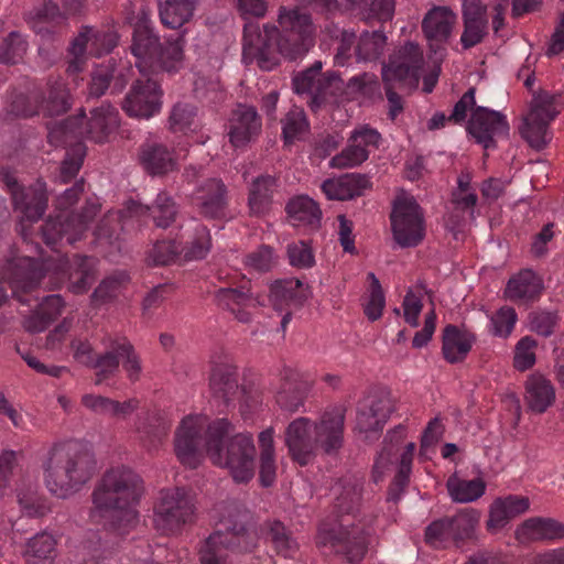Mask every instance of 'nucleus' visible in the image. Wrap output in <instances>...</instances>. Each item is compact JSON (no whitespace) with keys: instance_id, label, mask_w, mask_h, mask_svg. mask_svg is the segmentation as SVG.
<instances>
[{"instance_id":"nucleus-52","label":"nucleus","mask_w":564,"mask_h":564,"mask_svg":"<svg viewBox=\"0 0 564 564\" xmlns=\"http://www.w3.org/2000/svg\"><path fill=\"white\" fill-rule=\"evenodd\" d=\"M91 40H95V42L99 41V33L95 32L90 26H82L78 35L70 43L69 54L72 59L67 70L72 68L73 70H80L86 57L87 45Z\"/></svg>"},{"instance_id":"nucleus-40","label":"nucleus","mask_w":564,"mask_h":564,"mask_svg":"<svg viewBox=\"0 0 564 564\" xmlns=\"http://www.w3.org/2000/svg\"><path fill=\"white\" fill-rule=\"evenodd\" d=\"M424 55L422 48L412 42L393 51L389 63L382 65L381 70H423Z\"/></svg>"},{"instance_id":"nucleus-55","label":"nucleus","mask_w":564,"mask_h":564,"mask_svg":"<svg viewBox=\"0 0 564 564\" xmlns=\"http://www.w3.org/2000/svg\"><path fill=\"white\" fill-rule=\"evenodd\" d=\"M269 536L278 551L285 557L292 556L297 550L296 541L286 531L284 525L279 521H273L268 524Z\"/></svg>"},{"instance_id":"nucleus-46","label":"nucleus","mask_w":564,"mask_h":564,"mask_svg":"<svg viewBox=\"0 0 564 564\" xmlns=\"http://www.w3.org/2000/svg\"><path fill=\"white\" fill-rule=\"evenodd\" d=\"M403 427L399 426L397 430L391 431L386 435L382 449L378 454L373 464L375 481H379L392 465V458L397 453V447L403 437Z\"/></svg>"},{"instance_id":"nucleus-39","label":"nucleus","mask_w":564,"mask_h":564,"mask_svg":"<svg viewBox=\"0 0 564 564\" xmlns=\"http://www.w3.org/2000/svg\"><path fill=\"white\" fill-rule=\"evenodd\" d=\"M286 212L294 227L317 228L322 217L318 205L307 196H297L291 199Z\"/></svg>"},{"instance_id":"nucleus-45","label":"nucleus","mask_w":564,"mask_h":564,"mask_svg":"<svg viewBox=\"0 0 564 564\" xmlns=\"http://www.w3.org/2000/svg\"><path fill=\"white\" fill-rule=\"evenodd\" d=\"M42 89L34 88L26 93L15 91L12 94L9 111L18 118H31L40 115Z\"/></svg>"},{"instance_id":"nucleus-62","label":"nucleus","mask_w":564,"mask_h":564,"mask_svg":"<svg viewBox=\"0 0 564 564\" xmlns=\"http://www.w3.org/2000/svg\"><path fill=\"white\" fill-rule=\"evenodd\" d=\"M273 264V252L269 247H260L245 258V265L258 272L269 271Z\"/></svg>"},{"instance_id":"nucleus-47","label":"nucleus","mask_w":564,"mask_h":564,"mask_svg":"<svg viewBox=\"0 0 564 564\" xmlns=\"http://www.w3.org/2000/svg\"><path fill=\"white\" fill-rule=\"evenodd\" d=\"M274 183L272 176H261L252 183L249 193V207L253 215H262L268 210Z\"/></svg>"},{"instance_id":"nucleus-8","label":"nucleus","mask_w":564,"mask_h":564,"mask_svg":"<svg viewBox=\"0 0 564 564\" xmlns=\"http://www.w3.org/2000/svg\"><path fill=\"white\" fill-rule=\"evenodd\" d=\"M556 94L546 90L534 93L519 128L521 137L535 150L544 149L551 141L550 123L560 113Z\"/></svg>"},{"instance_id":"nucleus-22","label":"nucleus","mask_w":564,"mask_h":564,"mask_svg":"<svg viewBox=\"0 0 564 564\" xmlns=\"http://www.w3.org/2000/svg\"><path fill=\"white\" fill-rule=\"evenodd\" d=\"M131 51L138 61L150 59L163 62L164 58L163 46L159 37L153 34L152 30L149 28V18L143 10L134 25ZM145 66L147 64L142 66L141 62H135V67H138L139 70H144Z\"/></svg>"},{"instance_id":"nucleus-32","label":"nucleus","mask_w":564,"mask_h":564,"mask_svg":"<svg viewBox=\"0 0 564 564\" xmlns=\"http://www.w3.org/2000/svg\"><path fill=\"white\" fill-rule=\"evenodd\" d=\"M369 181L360 174H344L323 182L322 191L328 199L346 200L360 196Z\"/></svg>"},{"instance_id":"nucleus-38","label":"nucleus","mask_w":564,"mask_h":564,"mask_svg":"<svg viewBox=\"0 0 564 564\" xmlns=\"http://www.w3.org/2000/svg\"><path fill=\"white\" fill-rule=\"evenodd\" d=\"M140 162L152 175H162L173 169V153L161 143H144L140 148Z\"/></svg>"},{"instance_id":"nucleus-23","label":"nucleus","mask_w":564,"mask_h":564,"mask_svg":"<svg viewBox=\"0 0 564 564\" xmlns=\"http://www.w3.org/2000/svg\"><path fill=\"white\" fill-rule=\"evenodd\" d=\"M529 507L530 500L523 496L508 495L496 498L489 506L487 530L491 533L502 530L513 518L527 512Z\"/></svg>"},{"instance_id":"nucleus-2","label":"nucleus","mask_w":564,"mask_h":564,"mask_svg":"<svg viewBox=\"0 0 564 564\" xmlns=\"http://www.w3.org/2000/svg\"><path fill=\"white\" fill-rule=\"evenodd\" d=\"M279 26L246 22L243 28L242 61L246 66L253 63L261 70H271L284 57L295 61L305 55L313 45V26L310 14L299 8L281 7Z\"/></svg>"},{"instance_id":"nucleus-24","label":"nucleus","mask_w":564,"mask_h":564,"mask_svg":"<svg viewBox=\"0 0 564 564\" xmlns=\"http://www.w3.org/2000/svg\"><path fill=\"white\" fill-rule=\"evenodd\" d=\"M261 130V121L254 107L239 105L232 112L229 140L241 148L254 139Z\"/></svg>"},{"instance_id":"nucleus-27","label":"nucleus","mask_w":564,"mask_h":564,"mask_svg":"<svg viewBox=\"0 0 564 564\" xmlns=\"http://www.w3.org/2000/svg\"><path fill=\"white\" fill-rule=\"evenodd\" d=\"M514 535L521 544L557 540L564 538V525L549 518H530L516 529Z\"/></svg>"},{"instance_id":"nucleus-61","label":"nucleus","mask_w":564,"mask_h":564,"mask_svg":"<svg viewBox=\"0 0 564 564\" xmlns=\"http://www.w3.org/2000/svg\"><path fill=\"white\" fill-rule=\"evenodd\" d=\"M210 249V236L206 227L200 226L196 229L194 241L185 251V258L188 260H199L206 257Z\"/></svg>"},{"instance_id":"nucleus-29","label":"nucleus","mask_w":564,"mask_h":564,"mask_svg":"<svg viewBox=\"0 0 564 564\" xmlns=\"http://www.w3.org/2000/svg\"><path fill=\"white\" fill-rule=\"evenodd\" d=\"M170 426L171 420L161 410H149L140 414L135 422L139 440L148 447L155 446L161 442L166 436Z\"/></svg>"},{"instance_id":"nucleus-7","label":"nucleus","mask_w":564,"mask_h":564,"mask_svg":"<svg viewBox=\"0 0 564 564\" xmlns=\"http://www.w3.org/2000/svg\"><path fill=\"white\" fill-rule=\"evenodd\" d=\"M90 118L85 122L84 110L77 116L55 123L48 128V141L53 145H70L84 137L102 143L119 124L118 111L109 104H102L90 111Z\"/></svg>"},{"instance_id":"nucleus-11","label":"nucleus","mask_w":564,"mask_h":564,"mask_svg":"<svg viewBox=\"0 0 564 564\" xmlns=\"http://www.w3.org/2000/svg\"><path fill=\"white\" fill-rule=\"evenodd\" d=\"M457 23V14L446 6H434L422 20V31L430 42L433 54L430 59L433 64L432 70L441 69V62L445 56L444 44L448 42Z\"/></svg>"},{"instance_id":"nucleus-41","label":"nucleus","mask_w":564,"mask_h":564,"mask_svg":"<svg viewBox=\"0 0 564 564\" xmlns=\"http://www.w3.org/2000/svg\"><path fill=\"white\" fill-rule=\"evenodd\" d=\"M40 102L41 112L46 117L61 116L72 106L69 91L62 82H55L45 91L42 90Z\"/></svg>"},{"instance_id":"nucleus-1","label":"nucleus","mask_w":564,"mask_h":564,"mask_svg":"<svg viewBox=\"0 0 564 564\" xmlns=\"http://www.w3.org/2000/svg\"><path fill=\"white\" fill-rule=\"evenodd\" d=\"M234 424L225 417L207 422L202 415H189L178 427V462L195 468L202 451L212 463L227 468L236 482H247L254 475L256 446L250 433H234Z\"/></svg>"},{"instance_id":"nucleus-53","label":"nucleus","mask_w":564,"mask_h":564,"mask_svg":"<svg viewBox=\"0 0 564 564\" xmlns=\"http://www.w3.org/2000/svg\"><path fill=\"white\" fill-rule=\"evenodd\" d=\"M308 121L303 109L293 107L282 120V134L286 143L299 140L308 131Z\"/></svg>"},{"instance_id":"nucleus-28","label":"nucleus","mask_w":564,"mask_h":564,"mask_svg":"<svg viewBox=\"0 0 564 564\" xmlns=\"http://www.w3.org/2000/svg\"><path fill=\"white\" fill-rule=\"evenodd\" d=\"M209 388L213 395L226 404L238 393L237 371L228 360L213 361Z\"/></svg>"},{"instance_id":"nucleus-18","label":"nucleus","mask_w":564,"mask_h":564,"mask_svg":"<svg viewBox=\"0 0 564 564\" xmlns=\"http://www.w3.org/2000/svg\"><path fill=\"white\" fill-rule=\"evenodd\" d=\"M392 411L393 403L388 394L379 393L367 397L358 406L356 430L364 434L365 440H368L370 434L377 435Z\"/></svg>"},{"instance_id":"nucleus-51","label":"nucleus","mask_w":564,"mask_h":564,"mask_svg":"<svg viewBox=\"0 0 564 564\" xmlns=\"http://www.w3.org/2000/svg\"><path fill=\"white\" fill-rule=\"evenodd\" d=\"M487 316L489 318V332L500 338H508L518 322L516 310L507 305L487 314Z\"/></svg>"},{"instance_id":"nucleus-26","label":"nucleus","mask_w":564,"mask_h":564,"mask_svg":"<svg viewBox=\"0 0 564 564\" xmlns=\"http://www.w3.org/2000/svg\"><path fill=\"white\" fill-rule=\"evenodd\" d=\"M7 186L11 193L14 208L20 210L28 220L36 221L44 215L47 198L43 192L25 189L11 177H7Z\"/></svg>"},{"instance_id":"nucleus-43","label":"nucleus","mask_w":564,"mask_h":564,"mask_svg":"<svg viewBox=\"0 0 564 564\" xmlns=\"http://www.w3.org/2000/svg\"><path fill=\"white\" fill-rule=\"evenodd\" d=\"M25 554L29 564H53L56 541L48 533L36 534L29 541Z\"/></svg>"},{"instance_id":"nucleus-3","label":"nucleus","mask_w":564,"mask_h":564,"mask_svg":"<svg viewBox=\"0 0 564 564\" xmlns=\"http://www.w3.org/2000/svg\"><path fill=\"white\" fill-rule=\"evenodd\" d=\"M361 479L346 476L332 487L336 519L324 521L318 529L317 545L341 554L351 564H359L368 545L370 529L357 520L355 512L361 500Z\"/></svg>"},{"instance_id":"nucleus-54","label":"nucleus","mask_w":564,"mask_h":564,"mask_svg":"<svg viewBox=\"0 0 564 564\" xmlns=\"http://www.w3.org/2000/svg\"><path fill=\"white\" fill-rule=\"evenodd\" d=\"M28 43L20 32H10L0 43V63L7 66L14 65L26 52Z\"/></svg>"},{"instance_id":"nucleus-16","label":"nucleus","mask_w":564,"mask_h":564,"mask_svg":"<svg viewBox=\"0 0 564 564\" xmlns=\"http://www.w3.org/2000/svg\"><path fill=\"white\" fill-rule=\"evenodd\" d=\"M467 130L477 143L488 150L495 148L496 138L508 137L510 127L501 112L478 107L471 113Z\"/></svg>"},{"instance_id":"nucleus-12","label":"nucleus","mask_w":564,"mask_h":564,"mask_svg":"<svg viewBox=\"0 0 564 564\" xmlns=\"http://www.w3.org/2000/svg\"><path fill=\"white\" fill-rule=\"evenodd\" d=\"M252 535L242 524H234L226 532H215L200 550L202 564H232L228 562V551H249L252 546Z\"/></svg>"},{"instance_id":"nucleus-5","label":"nucleus","mask_w":564,"mask_h":564,"mask_svg":"<svg viewBox=\"0 0 564 564\" xmlns=\"http://www.w3.org/2000/svg\"><path fill=\"white\" fill-rule=\"evenodd\" d=\"M344 422L341 408L326 411L318 423L307 417L292 421L285 431V444L293 459L301 465L308 464L317 446L326 454L337 452L343 445Z\"/></svg>"},{"instance_id":"nucleus-20","label":"nucleus","mask_w":564,"mask_h":564,"mask_svg":"<svg viewBox=\"0 0 564 564\" xmlns=\"http://www.w3.org/2000/svg\"><path fill=\"white\" fill-rule=\"evenodd\" d=\"M192 202L204 216L221 217L227 207V187L219 178L205 180L192 193Z\"/></svg>"},{"instance_id":"nucleus-57","label":"nucleus","mask_w":564,"mask_h":564,"mask_svg":"<svg viewBox=\"0 0 564 564\" xmlns=\"http://www.w3.org/2000/svg\"><path fill=\"white\" fill-rule=\"evenodd\" d=\"M535 347L536 341L530 336H524L517 343L513 356V366L517 370L525 371L533 367L535 364Z\"/></svg>"},{"instance_id":"nucleus-49","label":"nucleus","mask_w":564,"mask_h":564,"mask_svg":"<svg viewBox=\"0 0 564 564\" xmlns=\"http://www.w3.org/2000/svg\"><path fill=\"white\" fill-rule=\"evenodd\" d=\"M150 212L153 220L158 227L166 228L169 227L175 219L176 216V206L173 200V197L167 195L166 193H160L156 196L155 203L153 206H140V214H145Z\"/></svg>"},{"instance_id":"nucleus-60","label":"nucleus","mask_w":564,"mask_h":564,"mask_svg":"<svg viewBox=\"0 0 564 564\" xmlns=\"http://www.w3.org/2000/svg\"><path fill=\"white\" fill-rule=\"evenodd\" d=\"M74 142L75 147L73 148V155L70 156L67 153L61 166V178L64 183H68L73 177H75L83 164L84 147L80 142Z\"/></svg>"},{"instance_id":"nucleus-50","label":"nucleus","mask_w":564,"mask_h":564,"mask_svg":"<svg viewBox=\"0 0 564 564\" xmlns=\"http://www.w3.org/2000/svg\"><path fill=\"white\" fill-rule=\"evenodd\" d=\"M481 512L474 508H466L448 518L456 541L473 538L479 521Z\"/></svg>"},{"instance_id":"nucleus-37","label":"nucleus","mask_w":564,"mask_h":564,"mask_svg":"<svg viewBox=\"0 0 564 564\" xmlns=\"http://www.w3.org/2000/svg\"><path fill=\"white\" fill-rule=\"evenodd\" d=\"M311 296L310 288L299 279L276 281L271 285V300L275 307L283 304L295 307L301 306Z\"/></svg>"},{"instance_id":"nucleus-63","label":"nucleus","mask_w":564,"mask_h":564,"mask_svg":"<svg viewBox=\"0 0 564 564\" xmlns=\"http://www.w3.org/2000/svg\"><path fill=\"white\" fill-rule=\"evenodd\" d=\"M556 322V315L550 312H536L530 317L531 329L545 337L553 333Z\"/></svg>"},{"instance_id":"nucleus-10","label":"nucleus","mask_w":564,"mask_h":564,"mask_svg":"<svg viewBox=\"0 0 564 564\" xmlns=\"http://www.w3.org/2000/svg\"><path fill=\"white\" fill-rule=\"evenodd\" d=\"M390 218L394 240L400 247H414L423 240V215L412 196L399 195L393 203Z\"/></svg>"},{"instance_id":"nucleus-21","label":"nucleus","mask_w":564,"mask_h":564,"mask_svg":"<svg viewBox=\"0 0 564 564\" xmlns=\"http://www.w3.org/2000/svg\"><path fill=\"white\" fill-rule=\"evenodd\" d=\"M115 336L106 335L101 339L104 350L95 352L91 344L83 339H74L72 341L73 357L79 364L96 370L95 384L102 383V375L111 371L116 362L109 352L110 341Z\"/></svg>"},{"instance_id":"nucleus-48","label":"nucleus","mask_w":564,"mask_h":564,"mask_svg":"<svg viewBox=\"0 0 564 564\" xmlns=\"http://www.w3.org/2000/svg\"><path fill=\"white\" fill-rule=\"evenodd\" d=\"M352 9L358 10L362 19L390 21L394 14V0H364L350 1Z\"/></svg>"},{"instance_id":"nucleus-42","label":"nucleus","mask_w":564,"mask_h":564,"mask_svg":"<svg viewBox=\"0 0 564 564\" xmlns=\"http://www.w3.org/2000/svg\"><path fill=\"white\" fill-rule=\"evenodd\" d=\"M446 487L453 501L468 503L484 496L486 484L481 478L464 479L456 475L447 479Z\"/></svg>"},{"instance_id":"nucleus-59","label":"nucleus","mask_w":564,"mask_h":564,"mask_svg":"<svg viewBox=\"0 0 564 564\" xmlns=\"http://www.w3.org/2000/svg\"><path fill=\"white\" fill-rule=\"evenodd\" d=\"M369 279L371 280V289L369 297L365 304V314L370 321H376L382 315L386 300L380 282L376 275L373 273H369Z\"/></svg>"},{"instance_id":"nucleus-4","label":"nucleus","mask_w":564,"mask_h":564,"mask_svg":"<svg viewBox=\"0 0 564 564\" xmlns=\"http://www.w3.org/2000/svg\"><path fill=\"white\" fill-rule=\"evenodd\" d=\"M141 476L126 465L108 468L91 494V517L107 519L111 529L126 534L138 521L135 506L144 495Z\"/></svg>"},{"instance_id":"nucleus-31","label":"nucleus","mask_w":564,"mask_h":564,"mask_svg":"<svg viewBox=\"0 0 564 564\" xmlns=\"http://www.w3.org/2000/svg\"><path fill=\"white\" fill-rule=\"evenodd\" d=\"M543 284L541 279L532 270H522L509 279L505 297L512 302H531L541 293Z\"/></svg>"},{"instance_id":"nucleus-6","label":"nucleus","mask_w":564,"mask_h":564,"mask_svg":"<svg viewBox=\"0 0 564 564\" xmlns=\"http://www.w3.org/2000/svg\"><path fill=\"white\" fill-rule=\"evenodd\" d=\"M43 467L45 485L50 492L58 498H67L79 491L93 477L96 460L85 444L68 442L54 446Z\"/></svg>"},{"instance_id":"nucleus-35","label":"nucleus","mask_w":564,"mask_h":564,"mask_svg":"<svg viewBox=\"0 0 564 564\" xmlns=\"http://www.w3.org/2000/svg\"><path fill=\"white\" fill-rule=\"evenodd\" d=\"M153 525L161 534H172L176 529V490L163 489L153 508Z\"/></svg>"},{"instance_id":"nucleus-17","label":"nucleus","mask_w":564,"mask_h":564,"mask_svg":"<svg viewBox=\"0 0 564 564\" xmlns=\"http://www.w3.org/2000/svg\"><path fill=\"white\" fill-rule=\"evenodd\" d=\"M43 276L42 265L31 257H19L9 261L2 274L12 290V294L23 304L29 303V300L23 297L20 292L32 291Z\"/></svg>"},{"instance_id":"nucleus-36","label":"nucleus","mask_w":564,"mask_h":564,"mask_svg":"<svg viewBox=\"0 0 564 564\" xmlns=\"http://www.w3.org/2000/svg\"><path fill=\"white\" fill-rule=\"evenodd\" d=\"M474 343L475 336L471 333L458 329L453 325L446 326L442 347L444 358L451 364L464 360Z\"/></svg>"},{"instance_id":"nucleus-58","label":"nucleus","mask_w":564,"mask_h":564,"mask_svg":"<svg viewBox=\"0 0 564 564\" xmlns=\"http://www.w3.org/2000/svg\"><path fill=\"white\" fill-rule=\"evenodd\" d=\"M288 259L292 267L310 269L315 264V257L310 245L305 241H296L288 245Z\"/></svg>"},{"instance_id":"nucleus-19","label":"nucleus","mask_w":564,"mask_h":564,"mask_svg":"<svg viewBox=\"0 0 564 564\" xmlns=\"http://www.w3.org/2000/svg\"><path fill=\"white\" fill-rule=\"evenodd\" d=\"M464 31L460 36L463 48H471L484 41L489 32L487 8L480 0H464L463 2Z\"/></svg>"},{"instance_id":"nucleus-30","label":"nucleus","mask_w":564,"mask_h":564,"mask_svg":"<svg viewBox=\"0 0 564 564\" xmlns=\"http://www.w3.org/2000/svg\"><path fill=\"white\" fill-rule=\"evenodd\" d=\"M524 400L531 412L543 413L555 401L554 387L544 376L533 373L525 381Z\"/></svg>"},{"instance_id":"nucleus-9","label":"nucleus","mask_w":564,"mask_h":564,"mask_svg":"<svg viewBox=\"0 0 564 564\" xmlns=\"http://www.w3.org/2000/svg\"><path fill=\"white\" fill-rule=\"evenodd\" d=\"M99 208L100 205L96 200L89 199L80 214H59L55 218H50L42 227L45 243L55 247L63 240L68 245L80 240Z\"/></svg>"},{"instance_id":"nucleus-14","label":"nucleus","mask_w":564,"mask_h":564,"mask_svg":"<svg viewBox=\"0 0 564 564\" xmlns=\"http://www.w3.org/2000/svg\"><path fill=\"white\" fill-rule=\"evenodd\" d=\"M47 271L53 270L58 279L68 280V289L75 294L86 292L94 282L95 259L75 254L72 260L57 254L51 257L44 264Z\"/></svg>"},{"instance_id":"nucleus-64","label":"nucleus","mask_w":564,"mask_h":564,"mask_svg":"<svg viewBox=\"0 0 564 564\" xmlns=\"http://www.w3.org/2000/svg\"><path fill=\"white\" fill-rule=\"evenodd\" d=\"M176 256V247L173 240H161L158 241L151 250L150 257L152 258L153 264L166 265L174 261Z\"/></svg>"},{"instance_id":"nucleus-33","label":"nucleus","mask_w":564,"mask_h":564,"mask_svg":"<svg viewBox=\"0 0 564 564\" xmlns=\"http://www.w3.org/2000/svg\"><path fill=\"white\" fill-rule=\"evenodd\" d=\"M218 305L234 314L235 318L241 323H249L251 314L248 308L258 301L252 293L243 289L223 288L216 293Z\"/></svg>"},{"instance_id":"nucleus-44","label":"nucleus","mask_w":564,"mask_h":564,"mask_svg":"<svg viewBox=\"0 0 564 564\" xmlns=\"http://www.w3.org/2000/svg\"><path fill=\"white\" fill-rule=\"evenodd\" d=\"M387 44V36L382 31L368 32L365 31L359 37V42L355 50V58L358 62L377 61Z\"/></svg>"},{"instance_id":"nucleus-15","label":"nucleus","mask_w":564,"mask_h":564,"mask_svg":"<svg viewBox=\"0 0 564 564\" xmlns=\"http://www.w3.org/2000/svg\"><path fill=\"white\" fill-rule=\"evenodd\" d=\"M161 89L151 78L137 79L122 101L123 111L132 118L149 119L160 111Z\"/></svg>"},{"instance_id":"nucleus-56","label":"nucleus","mask_w":564,"mask_h":564,"mask_svg":"<svg viewBox=\"0 0 564 564\" xmlns=\"http://www.w3.org/2000/svg\"><path fill=\"white\" fill-rule=\"evenodd\" d=\"M425 541L433 547H445L456 541L448 518L432 522L425 530Z\"/></svg>"},{"instance_id":"nucleus-13","label":"nucleus","mask_w":564,"mask_h":564,"mask_svg":"<svg viewBox=\"0 0 564 564\" xmlns=\"http://www.w3.org/2000/svg\"><path fill=\"white\" fill-rule=\"evenodd\" d=\"M382 138L369 124H358L349 134L347 145L329 161L333 169H354L369 159L372 149H378Z\"/></svg>"},{"instance_id":"nucleus-25","label":"nucleus","mask_w":564,"mask_h":564,"mask_svg":"<svg viewBox=\"0 0 564 564\" xmlns=\"http://www.w3.org/2000/svg\"><path fill=\"white\" fill-rule=\"evenodd\" d=\"M109 352H111L116 366L111 371L102 375V381L115 377L119 372L121 361L130 381L135 382L140 379L142 372L141 359L127 337L115 336L113 340L110 341Z\"/></svg>"},{"instance_id":"nucleus-34","label":"nucleus","mask_w":564,"mask_h":564,"mask_svg":"<svg viewBox=\"0 0 564 564\" xmlns=\"http://www.w3.org/2000/svg\"><path fill=\"white\" fill-rule=\"evenodd\" d=\"M282 386L276 391L275 401L284 410L297 411L304 403L305 386L300 382V375L291 368L281 372Z\"/></svg>"}]
</instances>
